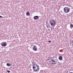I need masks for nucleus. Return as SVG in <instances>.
Returning <instances> with one entry per match:
<instances>
[{"label":"nucleus","mask_w":73,"mask_h":73,"mask_svg":"<svg viewBox=\"0 0 73 73\" xmlns=\"http://www.w3.org/2000/svg\"><path fill=\"white\" fill-rule=\"evenodd\" d=\"M1 45L2 46H6L7 45V43H5L4 42H3L1 43Z\"/></svg>","instance_id":"nucleus-4"},{"label":"nucleus","mask_w":73,"mask_h":73,"mask_svg":"<svg viewBox=\"0 0 73 73\" xmlns=\"http://www.w3.org/2000/svg\"><path fill=\"white\" fill-rule=\"evenodd\" d=\"M39 18V17H38V16H35L34 17V19L35 20H37V19H38Z\"/></svg>","instance_id":"nucleus-5"},{"label":"nucleus","mask_w":73,"mask_h":73,"mask_svg":"<svg viewBox=\"0 0 73 73\" xmlns=\"http://www.w3.org/2000/svg\"><path fill=\"white\" fill-rule=\"evenodd\" d=\"M48 42H52V41L51 40L49 41H48Z\"/></svg>","instance_id":"nucleus-14"},{"label":"nucleus","mask_w":73,"mask_h":73,"mask_svg":"<svg viewBox=\"0 0 73 73\" xmlns=\"http://www.w3.org/2000/svg\"><path fill=\"white\" fill-rule=\"evenodd\" d=\"M2 17H3L0 15V18H2Z\"/></svg>","instance_id":"nucleus-16"},{"label":"nucleus","mask_w":73,"mask_h":73,"mask_svg":"<svg viewBox=\"0 0 73 73\" xmlns=\"http://www.w3.org/2000/svg\"><path fill=\"white\" fill-rule=\"evenodd\" d=\"M51 62L52 61L53 62H55V60H54V58H53V59H52V60H51Z\"/></svg>","instance_id":"nucleus-10"},{"label":"nucleus","mask_w":73,"mask_h":73,"mask_svg":"<svg viewBox=\"0 0 73 73\" xmlns=\"http://www.w3.org/2000/svg\"><path fill=\"white\" fill-rule=\"evenodd\" d=\"M55 63V64H57V62L56 61Z\"/></svg>","instance_id":"nucleus-17"},{"label":"nucleus","mask_w":73,"mask_h":73,"mask_svg":"<svg viewBox=\"0 0 73 73\" xmlns=\"http://www.w3.org/2000/svg\"><path fill=\"white\" fill-rule=\"evenodd\" d=\"M7 65L8 66H11L12 65V64L10 63H7Z\"/></svg>","instance_id":"nucleus-9"},{"label":"nucleus","mask_w":73,"mask_h":73,"mask_svg":"<svg viewBox=\"0 0 73 73\" xmlns=\"http://www.w3.org/2000/svg\"><path fill=\"white\" fill-rule=\"evenodd\" d=\"M51 58H52V57H51Z\"/></svg>","instance_id":"nucleus-22"},{"label":"nucleus","mask_w":73,"mask_h":73,"mask_svg":"<svg viewBox=\"0 0 73 73\" xmlns=\"http://www.w3.org/2000/svg\"><path fill=\"white\" fill-rule=\"evenodd\" d=\"M33 49L34 51L37 50V47L36 45L34 46V47H33Z\"/></svg>","instance_id":"nucleus-6"},{"label":"nucleus","mask_w":73,"mask_h":73,"mask_svg":"<svg viewBox=\"0 0 73 73\" xmlns=\"http://www.w3.org/2000/svg\"><path fill=\"white\" fill-rule=\"evenodd\" d=\"M7 72L8 73H10V71L9 70H7Z\"/></svg>","instance_id":"nucleus-12"},{"label":"nucleus","mask_w":73,"mask_h":73,"mask_svg":"<svg viewBox=\"0 0 73 73\" xmlns=\"http://www.w3.org/2000/svg\"><path fill=\"white\" fill-rule=\"evenodd\" d=\"M67 72H68V71H67Z\"/></svg>","instance_id":"nucleus-21"},{"label":"nucleus","mask_w":73,"mask_h":73,"mask_svg":"<svg viewBox=\"0 0 73 73\" xmlns=\"http://www.w3.org/2000/svg\"><path fill=\"white\" fill-rule=\"evenodd\" d=\"M58 58L59 60H60V61H61L62 60V59H63V58H62V56H59Z\"/></svg>","instance_id":"nucleus-7"},{"label":"nucleus","mask_w":73,"mask_h":73,"mask_svg":"<svg viewBox=\"0 0 73 73\" xmlns=\"http://www.w3.org/2000/svg\"><path fill=\"white\" fill-rule=\"evenodd\" d=\"M26 15L28 16H30V14L29 13V11H27L26 13Z\"/></svg>","instance_id":"nucleus-8"},{"label":"nucleus","mask_w":73,"mask_h":73,"mask_svg":"<svg viewBox=\"0 0 73 73\" xmlns=\"http://www.w3.org/2000/svg\"><path fill=\"white\" fill-rule=\"evenodd\" d=\"M33 69L34 72H37L39 70L40 68L38 65L36 64L33 65Z\"/></svg>","instance_id":"nucleus-1"},{"label":"nucleus","mask_w":73,"mask_h":73,"mask_svg":"<svg viewBox=\"0 0 73 73\" xmlns=\"http://www.w3.org/2000/svg\"><path fill=\"white\" fill-rule=\"evenodd\" d=\"M53 57H54V56Z\"/></svg>","instance_id":"nucleus-23"},{"label":"nucleus","mask_w":73,"mask_h":73,"mask_svg":"<svg viewBox=\"0 0 73 73\" xmlns=\"http://www.w3.org/2000/svg\"><path fill=\"white\" fill-rule=\"evenodd\" d=\"M49 29V30H50V29Z\"/></svg>","instance_id":"nucleus-20"},{"label":"nucleus","mask_w":73,"mask_h":73,"mask_svg":"<svg viewBox=\"0 0 73 73\" xmlns=\"http://www.w3.org/2000/svg\"><path fill=\"white\" fill-rule=\"evenodd\" d=\"M50 23L51 25L52 26H55L56 25V21L52 19L50 21Z\"/></svg>","instance_id":"nucleus-2"},{"label":"nucleus","mask_w":73,"mask_h":73,"mask_svg":"<svg viewBox=\"0 0 73 73\" xmlns=\"http://www.w3.org/2000/svg\"><path fill=\"white\" fill-rule=\"evenodd\" d=\"M46 27H47V28H48V25L46 26Z\"/></svg>","instance_id":"nucleus-19"},{"label":"nucleus","mask_w":73,"mask_h":73,"mask_svg":"<svg viewBox=\"0 0 73 73\" xmlns=\"http://www.w3.org/2000/svg\"><path fill=\"white\" fill-rule=\"evenodd\" d=\"M64 11L65 13H68L69 12L70 10L69 9V8L68 7H66L64 8Z\"/></svg>","instance_id":"nucleus-3"},{"label":"nucleus","mask_w":73,"mask_h":73,"mask_svg":"<svg viewBox=\"0 0 73 73\" xmlns=\"http://www.w3.org/2000/svg\"><path fill=\"white\" fill-rule=\"evenodd\" d=\"M70 27H71V28H73V24H71L70 25Z\"/></svg>","instance_id":"nucleus-11"},{"label":"nucleus","mask_w":73,"mask_h":73,"mask_svg":"<svg viewBox=\"0 0 73 73\" xmlns=\"http://www.w3.org/2000/svg\"><path fill=\"white\" fill-rule=\"evenodd\" d=\"M53 59V58H52V59H51V61H52V60Z\"/></svg>","instance_id":"nucleus-18"},{"label":"nucleus","mask_w":73,"mask_h":73,"mask_svg":"<svg viewBox=\"0 0 73 73\" xmlns=\"http://www.w3.org/2000/svg\"><path fill=\"white\" fill-rule=\"evenodd\" d=\"M52 64H56L55 63H53V62L52 63Z\"/></svg>","instance_id":"nucleus-15"},{"label":"nucleus","mask_w":73,"mask_h":73,"mask_svg":"<svg viewBox=\"0 0 73 73\" xmlns=\"http://www.w3.org/2000/svg\"><path fill=\"white\" fill-rule=\"evenodd\" d=\"M70 41L72 42V43H73V40H70Z\"/></svg>","instance_id":"nucleus-13"}]
</instances>
